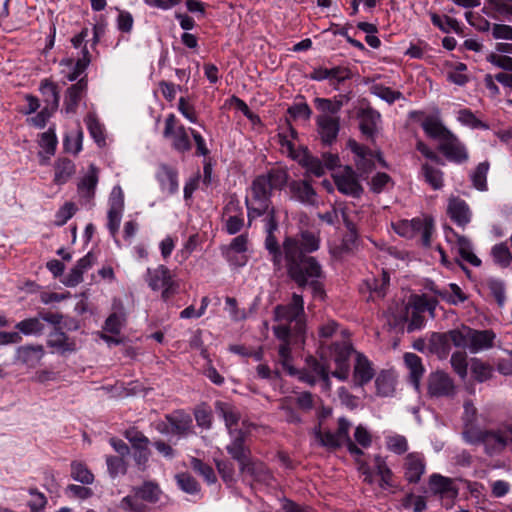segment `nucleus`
Listing matches in <instances>:
<instances>
[{
	"label": "nucleus",
	"mask_w": 512,
	"mask_h": 512,
	"mask_svg": "<svg viewBox=\"0 0 512 512\" xmlns=\"http://www.w3.org/2000/svg\"><path fill=\"white\" fill-rule=\"evenodd\" d=\"M430 17L432 24L445 33H449L451 30H457L458 28L457 20L449 16H440L436 13H430Z\"/></svg>",
	"instance_id": "obj_54"
},
{
	"label": "nucleus",
	"mask_w": 512,
	"mask_h": 512,
	"mask_svg": "<svg viewBox=\"0 0 512 512\" xmlns=\"http://www.w3.org/2000/svg\"><path fill=\"white\" fill-rule=\"evenodd\" d=\"M317 132L324 145H332L340 130V117L331 115H319L316 118Z\"/></svg>",
	"instance_id": "obj_12"
},
{
	"label": "nucleus",
	"mask_w": 512,
	"mask_h": 512,
	"mask_svg": "<svg viewBox=\"0 0 512 512\" xmlns=\"http://www.w3.org/2000/svg\"><path fill=\"white\" fill-rule=\"evenodd\" d=\"M94 262V255L91 252L86 254L78 260L77 264L67 274L64 284L68 287H75L78 285L83 280V274L93 266Z\"/></svg>",
	"instance_id": "obj_28"
},
{
	"label": "nucleus",
	"mask_w": 512,
	"mask_h": 512,
	"mask_svg": "<svg viewBox=\"0 0 512 512\" xmlns=\"http://www.w3.org/2000/svg\"><path fill=\"white\" fill-rule=\"evenodd\" d=\"M165 420L171 427V434L187 437L195 433L192 417L183 410L165 415Z\"/></svg>",
	"instance_id": "obj_14"
},
{
	"label": "nucleus",
	"mask_w": 512,
	"mask_h": 512,
	"mask_svg": "<svg viewBox=\"0 0 512 512\" xmlns=\"http://www.w3.org/2000/svg\"><path fill=\"white\" fill-rule=\"evenodd\" d=\"M375 375L372 363L361 353L356 354V361L353 370V381L355 385L363 386L370 382Z\"/></svg>",
	"instance_id": "obj_22"
},
{
	"label": "nucleus",
	"mask_w": 512,
	"mask_h": 512,
	"mask_svg": "<svg viewBox=\"0 0 512 512\" xmlns=\"http://www.w3.org/2000/svg\"><path fill=\"white\" fill-rule=\"evenodd\" d=\"M214 407L217 415L224 420L228 433L240 430L237 429L236 426L241 419V414L233 404L224 401H216Z\"/></svg>",
	"instance_id": "obj_21"
},
{
	"label": "nucleus",
	"mask_w": 512,
	"mask_h": 512,
	"mask_svg": "<svg viewBox=\"0 0 512 512\" xmlns=\"http://www.w3.org/2000/svg\"><path fill=\"white\" fill-rule=\"evenodd\" d=\"M491 256L495 264L507 268L512 264V254L507 243L496 244L491 249Z\"/></svg>",
	"instance_id": "obj_43"
},
{
	"label": "nucleus",
	"mask_w": 512,
	"mask_h": 512,
	"mask_svg": "<svg viewBox=\"0 0 512 512\" xmlns=\"http://www.w3.org/2000/svg\"><path fill=\"white\" fill-rule=\"evenodd\" d=\"M445 237L447 241L451 243L452 249L455 250L464 261L475 267L481 265V260L473 253L472 244L468 238L455 233L452 228L446 229Z\"/></svg>",
	"instance_id": "obj_10"
},
{
	"label": "nucleus",
	"mask_w": 512,
	"mask_h": 512,
	"mask_svg": "<svg viewBox=\"0 0 512 512\" xmlns=\"http://www.w3.org/2000/svg\"><path fill=\"white\" fill-rule=\"evenodd\" d=\"M145 281L153 291H162L163 301H168L178 290V284L174 281L171 271L164 265L148 268Z\"/></svg>",
	"instance_id": "obj_4"
},
{
	"label": "nucleus",
	"mask_w": 512,
	"mask_h": 512,
	"mask_svg": "<svg viewBox=\"0 0 512 512\" xmlns=\"http://www.w3.org/2000/svg\"><path fill=\"white\" fill-rule=\"evenodd\" d=\"M45 351L41 344H27L16 349L15 359L17 362L35 368L44 357Z\"/></svg>",
	"instance_id": "obj_18"
},
{
	"label": "nucleus",
	"mask_w": 512,
	"mask_h": 512,
	"mask_svg": "<svg viewBox=\"0 0 512 512\" xmlns=\"http://www.w3.org/2000/svg\"><path fill=\"white\" fill-rule=\"evenodd\" d=\"M404 477L409 483H418L426 470L423 454L412 452L405 456L403 461Z\"/></svg>",
	"instance_id": "obj_13"
},
{
	"label": "nucleus",
	"mask_w": 512,
	"mask_h": 512,
	"mask_svg": "<svg viewBox=\"0 0 512 512\" xmlns=\"http://www.w3.org/2000/svg\"><path fill=\"white\" fill-rule=\"evenodd\" d=\"M288 181V174L285 170L271 169L266 174L257 176L250 187L251 197H246L248 226L253 220L263 215H274L275 209L271 205L273 190H281Z\"/></svg>",
	"instance_id": "obj_2"
},
{
	"label": "nucleus",
	"mask_w": 512,
	"mask_h": 512,
	"mask_svg": "<svg viewBox=\"0 0 512 512\" xmlns=\"http://www.w3.org/2000/svg\"><path fill=\"white\" fill-rule=\"evenodd\" d=\"M39 144L41 148L45 150L48 156H52L55 153L57 146V138L52 129L41 134Z\"/></svg>",
	"instance_id": "obj_63"
},
{
	"label": "nucleus",
	"mask_w": 512,
	"mask_h": 512,
	"mask_svg": "<svg viewBox=\"0 0 512 512\" xmlns=\"http://www.w3.org/2000/svg\"><path fill=\"white\" fill-rule=\"evenodd\" d=\"M306 370L322 380L325 390L330 389L329 367L325 362L319 361L314 357H309L306 360Z\"/></svg>",
	"instance_id": "obj_38"
},
{
	"label": "nucleus",
	"mask_w": 512,
	"mask_h": 512,
	"mask_svg": "<svg viewBox=\"0 0 512 512\" xmlns=\"http://www.w3.org/2000/svg\"><path fill=\"white\" fill-rule=\"evenodd\" d=\"M160 489L153 482H146L135 491L136 497L148 502H156L159 499Z\"/></svg>",
	"instance_id": "obj_50"
},
{
	"label": "nucleus",
	"mask_w": 512,
	"mask_h": 512,
	"mask_svg": "<svg viewBox=\"0 0 512 512\" xmlns=\"http://www.w3.org/2000/svg\"><path fill=\"white\" fill-rule=\"evenodd\" d=\"M413 237L421 236L423 246L428 247L431 243V236L434 231V221L430 216L424 215L410 220Z\"/></svg>",
	"instance_id": "obj_29"
},
{
	"label": "nucleus",
	"mask_w": 512,
	"mask_h": 512,
	"mask_svg": "<svg viewBox=\"0 0 512 512\" xmlns=\"http://www.w3.org/2000/svg\"><path fill=\"white\" fill-rule=\"evenodd\" d=\"M291 199L304 205L314 206L317 202V194L314 188L305 180H295L289 183Z\"/></svg>",
	"instance_id": "obj_19"
},
{
	"label": "nucleus",
	"mask_w": 512,
	"mask_h": 512,
	"mask_svg": "<svg viewBox=\"0 0 512 512\" xmlns=\"http://www.w3.org/2000/svg\"><path fill=\"white\" fill-rule=\"evenodd\" d=\"M283 252L289 277L299 287H310L314 297L323 299L325 275L318 260L302 253L294 241H284Z\"/></svg>",
	"instance_id": "obj_1"
},
{
	"label": "nucleus",
	"mask_w": 512,
	"mask_h": 512,
	"mask_svg": "<svg viewBox=\"0 0 512 512\" xmlns=\"http://www.w3.org/2000/svg\"><path fill=\"white\" fill-rule=\"evenodd\" d=\"M87 81L82 78L77 83L70 86L65 95L64 99V110L66 113H75L80 101L86 94Z\"/></svg>",
	"instance_id": "obj_24"
},
{
	"label": "nucleus",
	"mask_w": 512,
	"mask_h": 512,
	"mask_svg": "<svg viewBox=\"0 0 512 512\" xmlns=\"http://www.w3.org/2000/svg\"><path fill=\"white\" fill-rule=\"evenodd\" d=\"M124 436L130 442L134 450L149 446V439L142 432L134 428L126 430Z\"/></svg>",
	"instance_id": "obj_57"
},
{
	"label": "nucleus",
	"mask_w": 512,
	"mask_h": 512,
	"mask_svg": "<svg viewBox=\"0 0 512 512\" xmlns=\"http://www.w3.org/2000/svg\"><path fill=\"white\" fill-rule=\"evenodd\" d=\"M194 417L199 427L210 429L212 427V413L204 405L198 406L194 410Z\"/></svg>",
	"instance_id": "obj_64"
},
{
	"label": "nucleus",
	"mask_w": 512,
	"mask_h": 512,
	"mask_svg": "<svg viewBox=\"0 0 512 512\" xmlns=\"http://www.w3.org/2000/svg\"><path fill=\"white\" fill-rule=\"evenodd\" d=\"M421 175L424 181L434 190H439L444 186V174L439 168L423 163L421 165Z\"/></svg>",
	"instance_id": "obj_40"
},
{
	"label": "nucleus",
	"mask_w": 512,
	"mask_h": 512,
	"mask_svg": "<svg viewBox=\"0 0 512 512\" xmlns=\"http://www.w3.org/2000/svg\"><path fill=\"white\" fill-rule=\"evenodd\" d=\"M40 91L44 97L46 107L51 111H56L60 100L57 85L48 79H44L40 83Z\"/></svg>",
	"instance_id": "obj_37"
},
{
	"label": "nucleus",
	"mask_w": 512,
	"mask_h": 512,
	"mask_svg": "<svg viewBox=\"0 0 512 512\" xmlns=\"http://www.w3.org/2000/svg\"><path fill=\"white\" fill-rule=\"evenodd\" d=\"M231 441L226 446L228 454L238 462L239 467L250 458V449L245 444L246 433L243 430L228 433Z\"/></svg>",
	"instance_id": "obj_16"
},
{
	"label": "nucleus",
	"mask_w": 512,
	"mask_h": 512,
	"mask_svg": "<svg viewBox=\"0 0 512 512\" xmlns=\"http://www.w3.org/2000/svg\"><path fill=\"white\" fill-rule=\"evenodd\" d=\"M434 293L452 305H458L467 300L466 294L455 283H450L447 288L441 290L434 289Z\"/></svg>",
	"instance_id": "obj_41"
},
{
	"label": "nucleus",
	"mask_w": 512,
	"mask_h": 512,
	"mask_svg": "<svg viewBox=\"0 0 512 512\" xmlns=\"http://www.w3.org/2000/svg\"><path fill=\"white\" fill-rule=\"evenodd\" d=\"M421 126L429 137L438 139L439 143L452 133L442 124L438 118L435 117H427L422 122Z\"/></svg>",
	"instance_id": "obj_34"
},
{
	"label": "nucleus",
	"mask_w": 512,
	"mask_h": 512,
	"mask_svg": "<svg viewBox=\"0 0 512 512\" xmlns=\"http://www.w3.org/2000/svg\"><path fill=\"white\" fill-rule=\"evenodd\" d=\"M54 182L57 185L66 183L75 173L74 163L67 158L58 159L54 165Z\"/></svg>",
	"instance_id": "obj_39"
},
{
	"label": "nucleus",
	"mask_w": 512,
	"mask_h": 512,
	"mask_svg": "<svg viewBox=\"0 0 512 512\" xmlns=\"http://www.w3.org/2000/svg\"><path fill=\"white\" fill-rule=\"evenodd\" d=\"M470 327L462 326L446 333H437L432 336L433 343L445 345L451 342L455 347L469 350Z\"/></svg>",
	"instance_id": "obj_17"
},
{
	"label": "nucleus",
	"mask_w": 512,
	"mask_h": 512,
	"mask_svg": "<svg viewBox=\"0 0 512 512\" xmlns=\"http://www.w3.org/2000/svg\"><path fill=\"white\" fill-rule=\"evenodd\" d=\"M125 322V314L123 312H114L106 319L103 329L111 334H119Z\"/></svg>",
	"instance_id": "obj_55"
},
{
	"label": "nucleus",
	"mask_w": 512,
	"mask_h": 512,
	"mask_svg": "<svg viewBox=\"0 0 512 512\" xmlns=\"http://www.w3.org/2000/svg\"><path fill=\"white\" fill-rule=\"evenodd\" d=\"M406 314L409 319L408 325H407V331L413 332L415 330L421 329L424 326L425 318L424 313L417 311V309H414L410 306L406 307Z\"/></svg>",
	"instance_id": "obj_58"
},
{
	"label": "nucleus",
	"mask_w": 512,
	"mask_h": 512,
	"mask_svg": "<svg viewBox=\"0 0 512 512\" xmlns=\"http://www.w3.org/2000/svg\"><path fill=\"white\" fill-rule=\"evenodd\" d=\"M347 102L344 96H337L333 99L327 98H315L314 104L316 108L321 112L320 115H331L337 116L343 105Z\"/></svg>",
	"instance_id": "obj_35"
},
{
	"label": "nucleus",
	"mask_w": 512,
	"mask_h": 512,
	"mask_svg": "<svg viewBox=\"0 0 512 512\" xmlns=\"http://www.w3.org/2000/svg\"><path fill=\"white\" fill-rule=\"evenodd\" d=\"M15 328L24 335H41L44 332L45 326L41 321L40 316L31 317L18 322Z\"/></svg>",
	"instance_id": "obj_42"
},
{
	"label": "nucleus",
	"mask_w": 512,
	"mask_h": 512,
	"mask_svg": "<svg viewBox=\"0 0 512 512\" xmlns=\"http://www.w3.org/2000/svg\"><path fill=\"white\" fill-rule=\"evenodd\" d=\"M373 94L377 97L385 100L389 104L394 103L396 100H399L403 97L402 93L399 91L392 90L389 87L383 85H375L373 88Z\"/></svg>",
	"instance_id": "obj_59"
},
{
	"label": "nucleus",
	"mask_w": 512,
	"mask_h": 512,
	"mask_svg": "<svg viewBox=\"0 0 512 512\" xmlns=\"http://www.w3.org/2000/svg\"><path fill=\"white\" fill-rule=\"evenodd\" d=\"M375 385L380 396H389L394 391V379L391 374L386 372H382L377 376Z\"/></svg>",
	"instance_id": "obj_52"
},
{
	"label": "nucleus",
	"mask_w": 512,
	"mask_h": 512,
	"mask_svg": "<svg viewBox=\"0 0 512 512\" xmlns=\"http://www.w3.org/2000/svg\"><path fill=\"white\" fill-rule=\"evenodd\" d=\"M163 135L170 140L171 147L179 153H186L192 148L188 131L183 125L177 123L174 114L166 117Z\"/></svg>",
	"instance_id": "obj_6"
},
{
	"label": "nucleus",
	"mask_w": 512,
	"mask_h": 512,
	"mask_svg": "<svg viewBox=\"0 0 512 512\" xmlns=\"http://www.w3.org/2000/svg\"><path fill=\"white\" fill-rule=\"evenodd\" d=\"M375 467L377 470V474L381 478V486H391L393 473L391 469L387 466L385 460L380 456L375 457Z\"/></svg>",
	"instance_id": "obj_62"
},
{
	"label": "nucleus",
	"mask_w": 512,
	"mask_h": 512,
	"mask_svg": "<svg viewBox=\"0 0 512 512\" xmlns=\"http://www.w3.org/2000/svg\"><path fill=\"white\" fill-rule=\"evenodd\" d=\"M427 389L429 396L434 398H453L457 394L454 380L443 371H436L429 375Z\"/></svg>",
	"instance_id": "obj_7"
},
{
	"label": "nucleus",
	"mask_w": 512,
	"mask_h": 512,
	"mask_svg": "<svg viewBox=\"0 0 512 512\" xmlns=\"http://www.w3.org/2000/svg\"><path fill=\"white\" fill-rule=\"evenodd\" d=\"M496 334L492 330H475L470 328L469 351L478 353L493 346Z\"/></svg>",
	"instance_id": "obj_27"
},
{
	"label": "nucleus",
	"mask_w": 512,
	"mask_h": 512,
	"mask_svg": "<svg viewBox=\"0 0 512 512\" xmlns=\"http://www.w3.org/2000/svg\"><path fill=\"white\" fill-rule=\"evenodd\" d=\"M190 466L197 474L202 476L208 484H214L216 482L217 477L213 468L202 460L192 457Z\"/></svg>",
	"instance_id": "obj_47"
},
{
	"label": "nucleus",
	"mask_w": 512,
	"mask_h": 512,
	"mask_svg": "<svg viewBox=\"0 0 512 512\" xmlns=\"http://www.w3.org/2000/svg\"><path fill=\"white\" fill-rule=\"evenodd\" d=\"M71 477L73 480L82 483L83 485H90L94 482V475L89 470L86 464L73 461L71 463Z\"/></svg>",
	"instance_id": "obj_44"
},
{
	"label": "nucleus",
	"mask_w": 512,
	"mask_h": 512,
	"mask_svg": "<svg viewBox=\"0 0 512 512\" xmlns=\"http://www.w3.org/2000/svg\"><path fill=\"white\" fill-rule=\"evenodd\" d=\"M124 211V193L120 186H115L109 196V210L107 213V227L110 234L115 237L119 231Z\"/></svg>",
	"instance_id": "obj_8"
},
{
	"label": "nucleus",
	"mask_w": 512,
	"mask_h": 512,
	"mask_svg": "<svg viewBox=\"0 0 512 512\" xmlns=\"http://www.w3.org/2000/svg\"><path fill=\"white\" fill-rule=\"evenodd\" d=\"M471 373L476 381L485 382L492 377L493 368L481 359L473 358L471 361Z\"/></svg>",
	"instance_id": "obj_45"
},
{
	"label": "nucleus",
	"mask_w": 512,
	"mask_h": 512,
	"mask_svg": "<svg viewBox=\"0 0 512 512\" xmlns=\"http://www.w3.org/2000/svg\"><path fill=\"white\" fill-rule=\"evenodd\" d=\"M99 180V170L91 164L86 174L80 179L77 189L78 193L82 198L91 200L95 196L96 186Z\"/></svg>",
	"instance_id": "obj_26"
},
{
	"label": "nucleus",
	"mask_w": 512,
	"mask_h": 512,
	"mask_svg": "<svg viewBox=\"0 0 512 512\" xmlns=\"http://www.w3.org/2000/svg\"><path fill=\"white\" fill-rule=\"evenodd\" d=\"M447 212L451 219L459 226H465L470 222L471 213L466 202L460 198H451Z\"/></svg>",
	"instance_id": "obj_30"
},
{
	"label": "nucleus",
	"mask_w": 512,
	"mask_h": 512,
	"mask_svg": "<svg viewBox=\"0 0 512 512\" xmlns=\"http://www.w3.org/2000/svg\"><path fill=\"white\" fill-rule=\"evenodd\" d=\"M47 345L61 355L73 353L77 350L75 339L70 338L61 328H54L49 334Z\"/></svg>",
	"instance_id": "obj_20"
},
{
	"label": "nucleus",
	"mask_w": 512,
	"mask_h": 512,
	"mask_svg": "<svg viewBox=\"0 0 512 512\" xmlns=\"http://www.w3.org/2000/svg\"><path fill=\"white\" fill-rule=\"evenodd\" d=\"M176 481L180 489L186 493L195 494L200 490L198 482L188 473L177 474Z\"/></svg>",
	"instance_id": "obj_56"
},
{
	"label": "nucleus",
	"mask_w": 512,
	"mask_h": 512,
	"mask_svg": "<svg viewBox=\"0 0 512 512\" xmlns=\"http://www.w3.org/2000/svg\"><path fill=\"white\" fill-rule=\"evenodd\" d=\"M329 356L335 363V370L332 375L340 380H346L349 375V358L353 352V347L345 337L341 341L332 343L329 347Z\"/></svg>",
	"instance_id": "obj_5"
},
{
	"label": "nucleus",
	"mask_w": 512,
	"mask_h": 512,
	"mask_svg": "<svg viewBox=\"0 0 512 512\" xmlns=\"http://www.w3.org/2000/svg\"><path fill=\"white\" fill-rule=\"evenodd\" d=\"M85 123L87 128L91 134V136L95 139L98 144L104 143L105 138L103 134L102 125L99 123L97 118L93 115H88L85 118Z\"/></svg>",
	"instance_id": "obj_61"
},
{
	"label": "nucleus",
	"mask_w": 512,
	"mask_h": 512,
	"mask_svg": "<svg viewBox=\"0 0 512 512\" xmlns=\"http://www.w3.org/2000/svg\"><path fill=\"white\" fill-rule=\"evenodd\" d=\"M387 448L395 454L401 455L408 450L407 439L402 435L389 436L386 439Z\"/></svg>",
	"instance_id": "obj_60"
},
{
	"label": "nucleus",
	"mask_w": 512,
	"mask_h": 512,
	"mask_svg": "<svg viewBox=\"0 0 512 512\" xmlns=\"http://www.w3.org/2000/svg\"><path fill=\"white\" fill-rule=\"evenodd\" d=\"M450 363L455 373L464 380L467 377V354L462 351L454 352L451 355Z\"/></svg>",
	"instance_id": "obj_51"
},
{
	"label": "nucleus",
	"mask_w": 512,
	"mask_h": 512,
	"mask_svg": "<svg viewBox=\"0 0 512 512\" xmlns=\"http://www.w3.org/2000/svg\"><path fill=\"white\" fill-rule=\"evenodd\" d=\"M335 185L342 194L357 198L363 192L356 172L350 167L345 166L340 171L333 174Z\"/></svg>",
	"instance_id": "obj_9"
},
{
	"label": "nucleus",
	"mask_w": 512,
	"mask_h": 512,
	"mask_svg": "<svg viewBox=\"0 0 512 512\" xmlns=\"http://www.w3.org/2000/svg\"><path fill=\"white\" fill-rule=\"evenodd\" d=\"M489 170L488 162H481L471 175V180L476 189L484 191L487 189V173Z\"/></svg>",
	"instance_id": "obj_49"
},
{
	"label": "nucleus",
	"mask_w": 512,
	"mask_h": 512,
	"mask_svg": "<svg viewBox=\"0 0 512 512\" xmlns=\"http://www.w3.org/2000/svg\"><path fill=\"white\" fill-rule=\"evenodd\" d=\"M278 362L289 375H296L297 370L292 365V355L289 342L282 343L278 349Z\"/></svg>",
	"instance_id": "obj_48"
},
{
	"label": "nucleus",
	"mask_w": 512,
	"mask_h": 512,
	"mask_svg": "<svg viewBox=\"0 0 512 512\" xmlns=\"http://www.w3.org/2000/svg\"><path fill=\"white\" fill-rule=\"evenodd\" d=\"M284 241L296 242L299 250L305 255L318 250L320 247V238L310 231H303L299 234V236L294 238L289 237Z\"/></svg>",
	"instance_id": "obj_33"
},
{
	"label": "nucleus",
	"mask_w": 512,
	"mask_h": 512,
	"mask_svg": "<svg viewBox=\"0 0 512 512\" xmlns=\"http://www.w3.org/2000/svg\"><path fill=\"white\" fill-rule=\"evenodd\" d=\"M348 147L356 156L355 163L360 176L366 177L375 168L374 154L353 139L348 141Z\"/></svg>",
	"instance_id": "obj_15"
},
{
	"label": "nucleus",
	"mask_w": 512,
	"mask_h": 512,
	"mask_svg": "<svg viewBox=\"0 0 512 512\" xmlns=\"http://www.w3.org/2000/svg\"><path fill=\"white\" fill-rule=\"evenodd\" d=\"M359 119L361 132L368 137H373L381 119L380 113L368 107L360 111Z\"/></svg>",
	"instance_id": "obj_31"
},
{
	"label": "nucleus",
	"mask_w": 512,
	"mask_h": 512,
	"mask_svg": "<svg viewBox=\"0 0 512 512\" xmlns=\"http://www.w3.org/2000/svg\"><path fill=\"white\" fill-rule=\"evenodd\" d=\"M157 179L160 182L162 190L166 191L168 194H174L178 190V179L177 172L163 165L160 167L157 173Z\"/></svg>",
	"instance_id": "obj_36"
},
{
	"label": "nucleus",
	"mask_w": 512,
	"mask_h": 512,
	"mask_svg": "<svg viewBox=\"0 0 512 512\" xmlns=\"http://www.w3.org/2000/svg\"><path fill=\"white\" fill-rule=\"evenodd\" d=\"M277 221L274 215H267L266 218V232L267 236L265 239V247L272 254V260L276 267H280L281 264V251L278 246V242L276 237L274 236V231L277 230Z\"/></svg>",
	"instance_id": "obj_25"
},
{
	"label": "nucleus",
	"mask_w": 512,
	"mask_h": 512,
	"mask_svg": "<svg viewBox=\"0 0 512 512\" xmlns=\"http://www.w3.org/2000/svg\"><path fill=\"white\" fill-rule=\"evenodd\" d=\"M404 362L409 370V378L416 390H419L420 380L424 373L421 358L414 353H405Z\"/></svg>",
	"instance_id": "obj_32"
},
{
	"label": "nucleus",
	"mask_w": 512,
	"mask_h": 512,
	"mask_svg": "<svg viewBox=\"0 0 512 512\" xmlns=\"http://www.w3.org/2000/svg\"><path fill=\"white\" fill-rule=\"evenodd\" d=\"M274 319L278 322L294 323L293 329L297 334L304 331L305 312L304 300L301 295L294 293L291 301L285 305H277L274 309Z\"/></svg>",
	"instance_id": "obj_3"
},
{
	"label": "nucleus",
	"mask_w": 512,
	"mask_h": 512,
	"mask_svg": "<svg viewBox=\"0 0 512 512\" xmlns=\"http://www.w3.org/2000/svg\"><path fill=\"white\" fill-rule=\"evenodd\" d=\"M240 471L244 475L250 476L254 481L267 485H269L273 479L264 463L253 461L250 458L240 466Z\"/></svg>",
	"instance_id": "obj_23"
},
{
	"label": "nucleus",
	"mask_w": 512,
	"mask_h": 512,
	"mask_svg": "<svg viewBox=\"0 0 512 512\" xmlns=\"http://www.w3.org/2000/svg\"><path fill=\"white\" fill-rule=\"evenodd\" d=\"M106 464L108 472L113 478L117 477L118 475H124L127 471V462L122 457L107 456Z\"/></svg>",
	"instance_id": "obj_53"
},
{
	"label": "nucleus",
	"mask_w": 512,
	"mask_h": 512,
	"mask_svg": "<svg viewBox=\"0 0 512 512\" xmlns=\"http://www.w3.org/2000/svg\"><path fill=\"white\" fill-rule=\"evenodd\" d=\"M438 149L453 163L462 164L469 159L465 145L453 133L439 143Z\"/></svg>",
	"instance_id": "obj_11"
},
{
	"label": "nucleus",
	"mask_w": 512,
	"mask_h": 512,
	"mask_svg": "<svg viewBox=\"0 0 512 512\" xmlns=\"http://www.w3.org/2000/svg\"><path fill=\"white\" fill-rule=\"evenodd\" d=\"M430 485L436 493L447 494L451 496L456 495V490L453 488L452 481L449 478L443 477L439 474L431 475Z\"/></svg>",
	"instance_id": "obj_46"
}]
</instances>
